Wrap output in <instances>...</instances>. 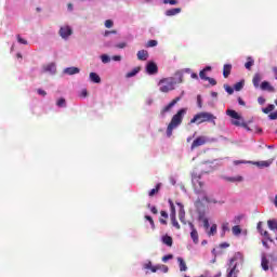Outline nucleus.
<instances>
[{"mask_svg":"<svg viewBox=\"0 0 277 277\" xmlns=\"http://www.w3.org/2000/svg\"><path fill=\"white\" fill-rule=\"evenodd\" d=\"M216 119H217V117H215L213 114L202 111V113H198L197 115L194 116V118L190 120V124H195V122L197 124H202V122H212V124L215 126Z\"/></svg>","mask_w":277,"mask_h":277,"instance_id":"nucleus-5","label":"nucleus"},{"mask_svg":"<svg viewBox=\"0 0 277 277\" xmlns=\"http://www.w3.org/2000/svg\"><path fill=\"white\" fill-rule=\"evenodd\" d=\"M176 83H183V78L180 77L179 81L174 77L162 78L158 82V85L160 92L168 94V92H172V90H175Z\"/></svg>","mask_w":277,"mask_h":277,"instance_id":"nucleus-3","label":"nucleus"},{"mask_svg":"<svg viewBox=\"0 0 277 277\" xmlns=\"http://www.w3.org/2000/svg\"><path fill=\"white\" fill-rule=\"evenodd\" d=\"M137 60H140L141 62H146L148 60V51L140 50L137 52Z\"/></svg>","mask_w":277,"mask_h":277,"instance_id":"nucleus-16","label":"nucleus"},{"mask_svg":"<svg viewBox=\"0 0 277 277\" xmlns=\"http://www.w3.org/2000/svg\"><path fill=\"white\" fill-rule=\"evenodd\" d=\"M230 70H233V65L230 64H225L223 67V77L225 79H228L229 75H230Z\"/></svg>","mask_w":277,"mask_h":277,"instance_id":"nucleus-18","label":"nucleus"},{"mask_svg":"<svg viewBox=\"0 0 277 277\" xmlns=\"http://www.w3.org/2000/svg\"><path fill=\"white\" fill-rule=\"evenodd\" d=\"M141 68L140 67H135L134 69H132L131 71H129L126 77L127 79H131V77H135V75H137V72H140Z\"/></svg>","mask_w":277,"mask_h":277,"instance_id":"nucleus-27","label":"nucleus"},{"mask_svg":"<svg viewBox=\"0 0 277 277\" xmlns=\"http://www.w3.org/2000/svg\"><path fill=\"white\" fill-rule=\"evenodd\" d=\"M160 214H161V217H164V220H168V212L161 211Z\"/></svg>","mask_w":277,"mask_h":277,"instance_id":"nucleus-59","label":"nucleus"},{"mask_svg":"<svg viewBox=\"0 0 277 277\" xmlns=\"http://www.w3.org/2000/svg\"><path fill=\"white\" fill-rule=\"evenodd\" d=\"M146 72L147 75H157V72H159V67H157L155 62H149L146 65Z\"/></svg>","mask_w":277,"mask_h":277,"instance_id":"nucleus-10","label":"nucleus"},{"mask_svg":"<svg viewBox=\"0 0 277 277\" xmlns=\"http://www.w3.org/2000/svg\"><path fill=\"white\" fill-rule=\"evenodd\" d=\"M261 224H262L261 222L258 223V230L260 234H262L264 230L263 227H261Z\"/></svg>","mask_w":277,"mask_h":277,"instance_id":"nucleus-60","label":"nucleus"},{"mask_svg":"<svg viewBox=\"0 0 277 277\" xmlns=\"http://www.w3.org/2000/svg\"><path fill=\"white\" fill-rule=\"evenodd\" d=\"M162 243H164V246H168L169 248H172V237L166 235V236H162Z\"/></svg>","mask_w":277,"mask_h":277,"instance_id":"nucleus-24","label":"nucleus"},{"mask_svg":"<svg viewBox=\"0 0 277 277\" xmlns=\"http://www.w3.org/2000/svg\"><path fill=\"white\" fill-rule=\"evenodd\" d=\"M226 115L229 116V118H233L232 124H234V127H242L247 131H252V129L248 127V123H246L241 115H239V113H237L236 110L227 109Z\"/></svg>","mask_w":277,"mask_h":277,"instance_id":"nucleus-6","label":"nucleus"},{"mask_svg":"<svg viewBox=\"0 0 277 277\" xmlns=\"http://www.w3.org/2000/svg\"><path fill=\"white\" fill-rule=\"evenodd\" d=\"M252 66H254V60L249 56L248 62L245 64V68H247V70H250Z\"/></svg>","mask_w":277,"mask_h":277,"instance_id":"nucleus-31","label":"nucleus"},{"mask_svg":"<svg viewBox=\"0 0 277 277\" xmlns=\"http://www.w3.org/2000/svg\"><path fill=\"white\" fill-rule=\"evenodd\" d=\"M57 107H66V100L65 98H60L56 102Z\"/></svg>","mask_w":277,"mask_h":277,"instance_id":"nucleus-39","label":"nucleus"},{"mask_svg":"<svg viewBox=\"0 0 277 277\" xmlns=\"http://www.w3.org/2000/svg\"><path fill=\"white\" fill-rule=\"evenodd\" d=\"M185 114H187V108H181L171 119L168 128H167V136L172 137V131L174 129H179L183 122V118H185Z\"/></svg>","mask_w":277,"mask_h":277,"instance_id":"nucleus-2","label":"nucleus"},{"mask_svg":"<svg viewBox=\"0 0 277 277\" xmlns=\"http://www.w3.org/2000/svg\"><path fill=\"white\" fill-rule=\"evenodd\" d=\"M227 181H230V183H241V181H243V176L237 175V176L228 177Z\"/></svg>","mask_w":277,"mask_h":277,"instance_id":"nucleus-30","label":"nucleus"},{"mask_svg":"<svg viewBox=\"0 0 277 277\" xmlns=\"http://www.w3.org/2000/svg\"><path fill=\"white\" fill-rule=\"evenodd\" d=\"M158 269H162L163 274H168V266L166 265H158Z\"/></svg>","mask_w":277,"mask_h":277,"instance_id":"nucleus-49","label":"nucleus"},{"mask_svg":"<svg viewBox=\"0 0 277 277\" xmlns=\"http://www.w3.org/2000/svg\"><path fill=\"white\" fill-rule=\"evenodd\" d=\"M229 230H230V225L228 224V222L223 223L221 236L224 237V235H226V233H228Z\"/></svg>","mask_w":277,"mask_h":277,"instance_id":"nucleus-26","label":"nucleus"},{"mask_svg":"<svg viewBox=\"0 0 277 277\" xmlns=\"http://www.w3.org/2000/svg\"><path fill=\"white\" fill-rule=\"evenodd\" d=\"M211 142H215V138H209L208 136H198L192 144L190 150L194 148H198V146H205V144H209Z\"/></svg>","mask_w":277,"mask_h":277,"instance_id":"nucleus-8","label":"nucleus"},{"mask_svg":"<svg viewBox=\"0 0 277 277\" xmlns=\"http://www.w3.org/2000/svg\"><path fill=\"white\" fill-rule=\"evenodd\" d=\"M239 263H243V254H241V252L235 253V255L229 260L226 277H237V274H239L237 265H239Z\"/></svg>","mask_w":277,"mask_h":277,"instance_id":"nucleus-4","label":"nucleus"},{"mask_svg":"<svg viewBox=\"0 0 277 277\" xmlns=\"http://www.w3.org/2000/svg\"><path fill=\"white\" fill-rule=\"evenodd\" d=\"M177 262L180 265V272H187V264L185 263V260H183V258H177Z\"/></svg>","mask_w":277,"mask_h":277,"instance_id":"nucleus-23","label":"nucleus"},{"mask_svg":"<svg viewBox=\"0 0 277 277\" xmlns=\"http://www.w3.org/2000/svg\"><path fill=\"white\" fill-rule=\"evenodd\" d=\"M258 103L259 105H265V97L263 96L258 97Z\"/></svg>","mask_w":277,"mask_h":277,"instance_id":"nucleus-54","label":"nucleus"},{"mask_svg":"<svg viewBox=\"0 0 277 277\" xmlns=\"http://www.w3.org/2000/svg\"><path fill=\"white\" fill-rule=\"evenodd\" d=\"M171 223H172V226H174V228H176L177 230H181V224H179V221H176V216H171Z\"/></svg>","mask_w":277,"mask_h":277,"instance_id":"nucleus-32","label":"nucleus"},{"mask_svg":"<svg viewBox=\"0 0 277 277\" xmlns=\"http://www.w3.org/2000/svg\"><path fill=\"white\" fill-rule=\"evenodd\" d=\"M109 34H116V30H111V31L106 30L105 34H104V36L107 37V36H109Z\"/></svg>","mask_w":277,"mask_h":277,"instance_id":"nucleus-61","label":"nucleus"},{"mask_svg":"<svg viewBox=\"0 0 277 277\" xmlns=\"http://www.w3.org/2000/svg\"><path fill=\"white\" fill-rule=\"evenodd\" d=\"M127 47V42H120L118 44H116L117 49H124Z\"/></svg>","mask_w":277,"mask_h":277,"instance_id":"nucleus-53","label":"nucleus"},{"mask_svg":"<svg viewBox=\"0 0 277 277\" xmlns=\"http://www.w3.org/2000/svg\"><path fill=\"white\" fill-rule=\"evenodd\" d=\"M101 61L103 64H109L111 62V57H109V55H107V54H102Z\"/></svg>","mask_w":277,"mask_h":277,"instance_id":"nucleus-33","label":"nucleus"},{"mask_svg":"<svg viewBox=\"0 0 277 277\" xmlns=\"http://www.w3.org/2000/svg\"><path fill=\"white\" fill-rule=\"evenodd\" d=\"M173 259V255L172 254H168V255H164L163 258H162V262L163 263H168V261H170V260H172Z\"/></svg>","mask_w":277,"mask_h":277,"instance_id":"nucleus-46","label":"nucleus"},{"mask_svg":"<svg viewBox=\"0 0 277 277\" xmlns=\"http://www.w3.org/2000/svg\"><path fill=\"white\" fill-rule=\"evenodd\" d=\"M148 207L150 208L151 213H154V215H157V213H158L157 208L155 206H150V205H148Z\"/></svg>","mask_w":277,"mask_h":277,"instance_id":"nucleus-55","label":"nucleus"},{"mask_svg":"<svg viewBox=\"0 0 277 277\" xmlns=\"http://www.w3.org/2000/svg\"><path fill=\"white\" fill-rule=\"evenodd\" d=\"M241 163H251L252 166H258V168H269L272 166V161H246V160H235L234 166H239Z\"/></svg>","mask_w":277,"mask_h":277,"instance_id":"nucleus-7","label":"nucleus"},{"mask_svg":"<svg viewBox=\"0 0 277 277\" xmlns=\"http://www.w3.org/2000/svg\"><path fill=\"white\" fill-rule=\"evenodd\" d=\"M179 101H181V97H175L170 104L164 106L163 109L161 110V116H166V114H168V111H170L172 107H174V105L179 103Z\"/></svg>","mask_w":277,"mask_h":277,"instance_id":"nucleus-11","label":"nucleus"},{"mask_svg":"<svg viewBox=\"0 0 277 277\" xmlns=\"http://www.w3.org/2000/svg\"><path fill=\"white\" fill-rule=\"evenodd\" d=\"M208 237H214L217 234V224H212L210 229L206 230Z\"/></svg>","mask_w":277,"mask_h":277,"instance_id":"nucleus-19","label":"nucleus"},{"mask_svg":"<svg viewBox=\"0 0 277 277\" xmlns=\"http://www.w3.org/2000/svg\"><path fill=\"white\" fill-rule=\"evenodd\" d=\"M189 228H190V238L193 239L194 243H198L199 238H198V230L194 226V223H188Z\"/></svg>","mask_w":277,"mask_h":277,"instance_id":"nucleus-12","label":"nucleus"},{"mask_svg":"<svg viewBox=\"0 0 277 277\" xmlns=\"http://www.w3.org/2000/svg\"><path fill=\"white\" fill-rule=\"evenodd\" d=\"M160 187H161V184H157L156 185V188H153L151 190H149V196L150 197H153L155 194H157L158 192H159V189H160Z\"/></svg>","mask_w":277,"mask_h":277,"instance_id":"nucleus-37","label":"nucleus"},{"mask_svg":"<svg viewBox=\"0 0 277 277\" xmlns=\"http://www.w3.org/2000/svg\"><path fill=\"white\" fill-rule=\"evenodd\" d=\"M232 233H233V235H235V236L241 235V227H239V225H235V226L232 228Z\"/></svg>","mask_w":277,"mask_h":277,"instance_id":"nucleus-35","label":"nucleus"},{"mask_svg":"<svg viewBox=\"0 0 277 277\" xmlns=\"http://www.w3.org/2000/svg\"><path fill=\"white\" fill-rule=\"evenodd\" d=\"M273 72L275 75V79H277V67H273Z\"/></svg>","mask_w":277,"mask_h":277,"instance_id":"nucleus-63","label":"nucleus"},{"mask_svg":"<svg viewBox=\"0 0 277 277\" xmlns=\"http://www.w3.org/2000/svg\"><path fill=\"white\" fill-rule=\"evenodd\" d=\"M57 67L55 63H50L45 67H43V72H50V75H55Z\"/></svg>","mask_w":277,"mask_h":277,"instance_id":"nucleus-13","label":"nucleus"},{"mask_svg":"<svg viewBox=\"0 0 277 277\" xmlns=\"http://www.w3.org/2000/svg\"><path fill=\"white\" fill-rule=\"evenodd\" d=\"M147 47H157V40H149Z\"/></svg>","mask_w":277,"mask_h":277,"instance_id":"nucleus-50","label":"nucleus"},{"mask_svg":"<svg viewBox=\"0 0 277 277\" xmlns=\"http://www.w3.org/2000/svg\"><path fill=\"white\" fill-rule=\"evenodd\" d=\"M197 104L199 108H202V97L200 95L197 96Z\"/></svg>","mask_w":277,"mask_h":277,"instance_id":"nucleus-52","label":"nucleus"},{"mask_svg":"<svg viewBox=\"0 0 277 277\" xmlns=\"http://www.w3.org/2000/svg\"><path fill=\"white\" fill-rule=\"evenodd\" d=\"M199 77L203 81H207L209 79V77H207V71H205L203 69L199 72Z\"/></svg>","mask_w":277,"mask_h":277,"instance_id":"nucleus-41","label":"nucleus"},{"mask_svg":"<svg viewBox=\"0 0 277 277\" xmlns=\"http://www.w3.org/2000/svg\"><path fill=\"white\" fill-rule=\"evenodd\" d=\"M192 181L195 187V194H197L199 202H208L212 205L217 203V200L209 198V196H207V193L205 192V183L200 181V176L193 174Z\"/></svg>","mask_w":277,"mask_h":277,"instance_id":"nucleus-1","label":"nucleus"},{"mask_svg":"<svg viewBox=\"0 0 277 277\" xmlns=\"http://www.w3.org/2000/svg\"><path fill=\"white\" fill-rule=\"evenodd\" d=\"M17 42H19V44H27V40L23 39L21 35H17Z\"/></svg>","mask_w":277,"mask_h":277,"instance_id":"nucleus-48","label":"nucleus"},{"mask_svg":"<svg viewBox=\"0 0 277 277\" xmlns=\"http://www.w3.org/2000/svg\"><path fill=\"white\" fill-rule=\"evenodd\" d=\"M202 222H203V228L206 229V232L207 230H209V219H207V217H205L203 220H202Z\"/></svg>","mask_w":277,"mask_h":277,"instance_id":"nucleus-44","label":"nucleus"},{"mask_svg":"<svg viewBox=\"0 0 277 277\" xmlns=\"http://www.w3.org/2000/svg\"><path fill=\"white\" fill-rule=\"evenodd\" d=\"M276 109V106L274 104H268L267 107L262 108L263 114H269Z\"/></svg>","mask_w":277,"mask_h":277,"instance_id":"nucleus-29","label":"nucleus"},{"mask_svg":"<svg viewBox=\"0 0 277 277\" xmlns=\"http://www.w3.org/2000/svg\"><path fill=\"white\" fill-rule=\"evenodd\" d=\"M234 90H235L236 92H239V91L243 90V81L237 82V83L234 85Z\"/></svg>","mask_w":277,"mask_h":277,"instance_id":"nucleus-36","label":"nucleus"},{"mask_svg":"<svg viewBox=\"0 0 277 277\" xmlns=\"http://www.w3.org/2000/svg\"><path fill=\"white\" fill-rule=\"evenodd\" d=\"M38 94L40 95V96H44L45 94H47V92L44 91V90H42V89H38Z\"/></svg>","mask_w":277,"mask_h":277,"instance_id":"nucleus-57","label":"nucleus"},{"mask_svg":"<svg viewBox=\"0 0 277 277\" xmlns=\"http://www.w3.org/2000/svg\"><path fill=\"white\" fill-rule=\"evenodd\" d=\"M145 220L149 222L151 228H155V221H153V217L150 215H145Z\"/></svg>","mask_w":277,"mask_h":277,"instance_id":"nucleus-42","label":"nucleus"},{"mask_svg":"<svg viewBox=\"0 0 277 277\" xmlns=\"http://www.w3.org/2000/svg\"><path fill=\"white\" fill-rule=\"evenodd\" d=\"M261 265H262V269H264V272H267V269H269V260H267V258L265 255H262Z\"/></svg>","mask_w":277,"mask_h":277,"instance_id":"nucleus-21","label":"nucleus"},{"mask_svg":"<svg viewBox=\"0 0 277 277\" xmlns=\"http://www.w3.org/2000/svg\"><path fill=\"white\" fill-rule=\"evenodd\" d=\"M169 205L171 209V217H176V209L174 208V202H172L171 199H169Z\"/></svg>","mask_w":277,"mask_h":277,"instance_id":"nucleus-34","label":"nucleus"},{"mask_svg":"<svg viewBox=\"0 0 277 277\" xmlns=\"http://www.w3.org/2000/svg\"><path fill=\"white\" fill-rule=\"evenodd\" d=\"M121 60H122V56H120V55L113 56L114 62H120Z\"/></svg>","mask_w":277,"mask_h":277,"instance_id":"nucleus-56","label":"nucleus"},{"mask_svg":"<svg viewBox=\"0 0 277 277\" xmlns=\"http://www.w3.org/2000/svg\"><path fill=\"white\" fill-rule=\"evenodd\" d=\"M207 81H209L210 85H217V81H215V79H213V78L208 77Z\"/></svg>","mask_w":277,"mask_h":277,"instance_id":"nucleus-51","label":"nucleus"},{"mask_svg":"<svg viewBox=\"0 0 277 277\" xmlns=\"http://www.w3.org/2000/svg\"><path fill=\"white\" fill-rule=\"evenodd\" d=\"M163 3L166 4V5H168V3H169V5H176V0H163Z\"/></svg>","mask_w":277,"mask_h":277,"instance_id":"nucleus-45","label":"nucleus"},{"mask_svg":"<svg viewBox=\"0 0 277 277\" xmlns=\"http://www.w3.org/2000/svg\"><path fill=\"white\" fill-rule=\"evenodd\" d=\"M144 268H145V269H150L154 274H155L156 272H159V266H158V265H157V266H153V263H151V262L146 263V264L144 265Z\"/></svg>","mask_w":277,"mask_h":277,"instance_id":"nucleus-25","label":"nucleus"},{"mask_svg":"<svg viewBox=\"0 0 277 277\" xmlns=\"http://www.w3.org/2000/svg\"><path fill=\"white\" fill-rule=\"evenodd\" d=\"M105 27H107V29H111V27H114V21L107 19L105 22Z\"/></svg>","mask_w":277,"mask_h":277,"instance_id":"nucleus-43","label":"nucleus"},{"mask_svg":"<svg viewBox=\"0 0 277 277\" xmlns=\"http://www.w3.org/2000/svg\"><path fill=\"white\" fill-rule=\"evenodd\" d=\"M238 103H239V105H246V102H243V100L241 98V97H238Z\"/></svg>","mask_w":277,"mask_h":277,"instance_id":"nucleus-62","label":"nucleus"},{"mask_svg":"<svg viewBox=\"0 0 277 277\" xmlns=\"http://www.w3.org/2000/svg\"><path fill=\"white\" fill-rule=\"evenodd\" d=\"M261 90L266 92H274V87L268 81H263L260 85Z\"/></svg>","mask_w":277,"mask_h":277,"instance_id":"nucleus-17","label":"nucleus"},{"mask_svg":"<svg viewBox=\"0 0 277 277\" xmlns=\"http://www.w3.org/2000/svg\"><path fill=\"white\" fill-rule=\"evenodd\" d=\"M220 248H230V245L228 242H222Z\"/></svg>","mask_w":277,"mask_h":277,"instance_id":"nucleus-58","label":"nucleus"},{"mask_svg":"<svg viewBox=\"0 0 277 277\" xmlns=\"http://www.w3.org/2000/svg\"><path fill=\"white\" fill-rule=\"evenodd\" d=\"M79 72H81V69L78 67H67L64 69V74L69 76L79 75Z\"/></svg>","mask_w":277,"mask_h":277,"instance_id":"nucleus-14","label":"nucleus"},{"mask_svg":"<svg viewBox=\"0 0 277 277\" xmlns=\"http://www.w3.org/2000/svg\"><path fill=\"white\" fill-rule=\"evenodd\" d=\"M274 205H275V207L277 209V195L275 196Z\"/></svg>","mask_w":277,"mask_h":277,"instance_id":"nucleus-64","label":"nucleus"},{"mask_svg":"<svg viewBox=\"0 0 277 277\" xmlns=\"http://www.w3.org/2000/svg\"><path fill=\"white\" fill-rule=\"evenodd\" d=\"M261 83V74H255L253 77V85L254 88H259Z\"/></svg>","mask_w":277,"mask_h":277,"instance_id":"nucleus-28","label":"nucleus"},{"mask_svg":"<svg viewBox=\"0 0 277 277\" xmlns=\"http://www.w3.org/2000/svg\"><path fill=\"white\" fill-rule=\"evenodd\" d=\"M176 14H181L180 8L170 9L166 11V16H176Z\"/></svg>","mask_w":277,"mask_h":277,"instance_id":"nucleus-22","label":"nucleus"},{"mask_svg":"<svg viewBox=\"0 0 277 277\" xmlns=\"http://www.w3.org/2000/svg\"><path fill=\"white\" fill-rule=\"evenodd\" d=\"M269 120H277V110L268 115Z\"/></svg>","mask_w":277,"mask_h":277,"instance_id":"nucleus-47","label":"nucleus"},{"mask_svg":"<svg viewBox=\"0 0 277 277\" xmlns=\"http://www.w3.org/2000/svg\"><path fill=\"white\" fill-rule=\"evenodd\" d=\"M177 207L180 209V212H179L180 222L185 224V209L183 208V203L177 202Z\"/></svg>","mask_w":277,"mask_h":277,"instance_id":"nucleus-15","label":"nucleus"},{"mask_svg":"<svg viewBox=\"0 0 277 277\" xmlns=\"http://www.w3.org/2000/svg\"><path fill=\"white\" fill-rule=\"evenodd\" d=\"M89 79L92 83H101V76H98L96 72H91L89 75Z\"/></svg>","mask_w":277,"mask_h":277,"instance_id":"nucleus-20","label":"nucleus"},{"mask_svg":"<svg viewBox=\"0 0 277 277\" xmlns=\"http://www.w3.org/2000/svg\"><path fill=\"white\" fill-rule=\"evenodd\" d=\"M260 235L266 239V241H272V238L269 237V233L267 230H263Z\"/></svg>","mask_w":277,"mask_h":277,"instance_id":"nucleus-38","label":"nucleus"},{"mask_svg":"<svg viewBox=\"0 0 277 277\" xmlns=\"http://www.w3.org/2000/svg\"><path fill=\"white\" fill-rule=\"evenodd\" d=\"M224 89L227 92V94H234V92H235V89H233L228 84H224Z\"/></svg>","mask_w":277,"mask_h":277,"instance_id":"nucleus-40","label":"nucleus"},{"mask_svg":"<svg viewBox=\"0 0 277 277\" xmlns=\"http://www.w3.org/2000/svg\"><path fill=\"white\" fill-rule=\"evenodd\" d=\"M58 34L63 40H68L72 36V28L68 25L62 26Z\"/></svg>","mask_w":277,"mask_h":277,"instance_id":"nucleus-9","label":"nucleus"}]
</instances>
